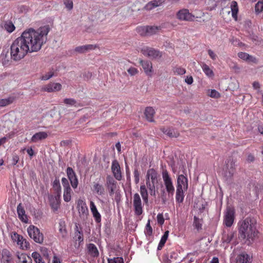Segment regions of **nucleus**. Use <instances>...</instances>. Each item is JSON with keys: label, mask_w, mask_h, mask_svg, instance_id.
Instances as JSON below:
<instances>
[{"label": "nucleus", "mask_w": 263, "mask_h": 263, "mask_svg": "<svg viewBox=\"0 0 263 263\" xmlns=\"http://www.w3.org/2000/svg\"><path fill=\"white\" fill-rule=\"evenodd\" d=\"M49 31V28L47 26L41 27L37 30L30 28L25 30L10 46L11 60L18 62L24 59L28 53L39 51L46 43Z\"/></svg>", "instance_id": "nucleus-1"}, {"label": "nucleus", "mask_w": 263, "mask_h": 263, "mask_svg": "<svg viewBox=\"0 0 263 263\" xmlns=\"http://www.w3.org/2000/svg\"><path fill=\"white\" fill-rule=\"evenodd\" d=\"M239 234L241 238L246 239L249 243L253 241L257 235L255 220L248 217L240 222Z\"/></svg>", "instance_id": "nucleus-2"}, {"label": "nucleus", "mask_w": 263, "mask_h": 263, "mask_svg": "<svg viewBox=\"0 0 263 263\" xmlns=\"http://www.w3.org/2000/svg\"><path fill=\"white\" fill-rule=\"evenodd\" d=\"M158 174L153 168L147 170L146 175V184L151 196L156 195V185L158 183Z\"/></svg>", "instance_id": "nucleus-3"}, {"label": "nucleus", "mask_w": 263, "mask_h": 263, "mask_svg": "<svg viewBox=\"0 0 263 263\" xmlns=\"http://www.w3.org/2000/svg\"><path fill=\"white\" fill-rule=\"evenodd\" d=\"M10 237L12 241L16 243L21 249L25 250L29 248V243L22 235L16 232H12L10 233Z\"/></svg>", "instance_id": "nucleus-4"}, {"label": "nucleus", "mask_w": 263, "mask_h": 263, "mask_svg": "<svg viewBox=\"0 0 263 263\" xmlns=\"http://www.w3.org/2000/svg\"><path fill=\"white\" fill-rule=\"evenodd\" d=\"M27 232L29 237L35 242L42 243L44 241L43 234L40 232V230L33 225H30L27 228Z\"/></svg>", "instance_id": "nucleus-5"}, {"label": "nucleus", "mask_w": 263, "mask_h": 263, "mask_svg": "<svg viewBox=\"0 0 263 263\" xmlns=\"http://www.w3.org/2000/svg\"><path fill=\"white\" fill-rule=\"evenodd\" d=\"M162 176L166 192L168 195L173 196L175 192V187L172 179L166 170H163Z\"/></svg>", "instance_id": "nucleus-6"}, {"label": "nucleus", "mask_w": 263, "mask_h": 263, "mask_svg": "<svg viewBox=\"0 0 263 263\" xmlns=\"http://www.w3.org/2000/svg\"><path fill=\"white\" fill-rule=\"evenodd\" d=\"M235 219V210L233 208L228 206L224 212L223 224L227 227L233 224Z\"/></svg>", "instance_id": "nucleus-7"}, {"label": "nucleus", "mask_w": 263, "mask_h": 263, "mask_svg": "<svg viewBox=\"0 0 263 263\" xmlns=\"http://www.w3.org/2000/svg\"><path fill=\"white\" fill-rule=\"evenodd\" d=\"M133 204L135 215H141L143 213V205L141 197L138 193H135L133 195Z\"/></svg>", "instance_id": "nucleus-8"}, {"label": "nucleus", "mask_w": 263, "mask_h": 263, "mask_svg": "<svg viewBox=\"0 0 263 263\" xmlns=\"http://www.w3.org/2000/svg\"><path fill=\"white\" fill-rule=\"evenodd\" d=\"M141 52L145 56L150 59H159L161 57V53L158 50L148 47H143L141 49Z\"/></svg>", "instance_id": "nucleus-9"}, {"label": "nucleus", "mask_w": 263, "mask_h": 263, "mask_svg": "<svg viewBox=\"0 0 263 263\" xmlns=\"http://www.w3.org/2000/svg\"><path fill=\"white\" fill-rule=\"evenodd\" d=\"M177 17L181 21H192L194 19V16L186 9L179 10L177 13Z\"/></svg>", "instance_id": "nucleus-10"}, {"label": "nucleus", "mask_w": 263, "mask_h": 263, "mask_svg": "<svg viewBox=\"0 0 263 263\" xmlns=\"http://www.w3.org/2000/svg\"><path fill=\"white\" fill-rule=\"evenodd\" d=\"M188 189V180L187 178L183 175H180L178 176L177 179V190L187 191Z\"/></svg>", "instance_id": "nucleus-11"}, {"label": "nucleus", "mask_w": 263, "mask_h": 263, "mask_svg": "<svg viewBox=\"0 0 263 263\" xmlns=\"http://www.w3.org/2000/svg\"><path fill=\"white\" fill-rule=\"evenodd\" d=\"M66 173L72 187L73 189L77 188L78 185V180L72 168L68 167L67 168Z\"/></svg>", "instance_id": "nucleus-12"}, {"label": "nucleus", "mask_w": 263, "mask_h": 263, "mask_svg": "<svg viewBox=\"0 0 263 263\" xmlns=\"http://www.w3.org/2000/svg\"><path fill=\"white\" fill-rule=\"evenodd\" d=\"M61 194H57L56 196H50L49 201L51 209L54 211H57L60 205Z\"/></svg>", "instance_id": "nucleus-13"}, {"label": "nucleus", "mask_w": 263, "mask_h": 263, "mask_svg": "<svg viewBox=\"0 0 263 263\" xmlns=\"http://www.w3.org/2000/svg\"><path fill=\"white\" fill-rule=\"evenodd\" d=\"M78 210L81 218H85L87 217L88 210L86 203L82 200L78 201Z\"/></svg>", "instance_id": "nucleus-14"}, {"label": "nucleus", "mask_w": 263, "mask_h": 263, "mask_svg": "<svg viewBox=\"0 0 263 263\" xmlns=\"http://www.w3.org/2000/svg\"><path fill=\"white\" fill-rule=\"evenodd\" d=\"M111 171L115 178L118 180H121L122 179V174L120 170V166L117 160H114L111 164Z\"/></svg>", "instance_id": "nucleus-15"}, {"label": "nucleus", "mask_w": 263, "mask_h": 263, "mask_svg": "<svg viewBox=\"0 0 263 263\" xmlns=\"http://www.w3.org/2000/svg\"><path fill=\"white\" fill-rule=\"evenodd\" d=\"M62 89V85L59 83H50L43 87V90L48 92L60 91Z\"/></svg>", "instance_id": "nucleus-16"}, {"label": "nucleus", "mask_w": 263, "mask_h": 263, "mask_svg": "<svg viewBox=\"0 0 263 263\" xmlns=\"http://www.w3.org/2000/svg\"><path fill=\"white\" fill-rule=\"evenodd\" d=\"M252 257L246 253L238 255L236 258V263H251Z\"/></svg>", "instance_id": "nucleus-17"}, {"label": "nucleus", "mask_w": 263, "mask_h": 263, "mask_svg": "<svg viewBox=\"0 0 263 263\" xmlns=\"http://www.w3.org/2000/svg\"><path fill=\"white\" fill-rule=\"evenodd\" d=\"M140 64L142 66L147 76H151L153 72L152 63L148 61L140 60Z\"/></svg>", "instance_id": "nucleus-18"}, {"label": "nucleus", "mask_w": 263, "mask_h": 263, "mask_svg": "<svg viewBox=\"0 0 263 263\" xmlns=\"http://www.w3.org/2000/svg\"><path fill=\"white\" fill-rule=\"evenodd\" d=\"M91 190L95 193L100 196H102L105 194L104 187L98 182H93Z\"/></svg>", "instance_id": "nucleus-19"}, {"label": "nucleus", "mask_w": 263, "mask_h": 263, "mask_svg": "<svg viewBox=\"0 0 263 263\" xmlns=\"http://www.w3.org/2000/svg\"><path fill=\"white\" fill-rule=\"evenodd\" d=\"M117 182L115 180L111 177L108 176L107 177L106 185L109 190V193L110 195H112L117 187Z\"/></svg>", "instance_id": "nucleus-20"}, {"label": "nucleus", "mask_w": 263, "mask_h": 263, "mask_svg": "<svg viewBox=\"0 0 263 263\" xmlns=\"http://www.w3.org/2000/svg\"><path fill=\"white\" fill-rule=\"evenodd\" d=\"M17 213L19 219L24 223L28 222V218L25 214V211L21 203H20L17 206Z\"/></svg>", "instance_id": "nucleus-21"}, {"label": "nucleus", "mask_w": 263, "mask_h": 263, "mask_svg": "<svg viewBox=\"0 0 263 263\" xmlns=\"http://www.w3.org/2000/svg\"><path fill=\"white\" fill-rule=\"evenodd\" d=\"M235 235V232L231 231H224L222 236V241L223 243H230Z\"/></svg>", "instance_id": "nucleus-22"}, {"label": "nucleus", "mask_w": 263, "mask_h": 263, "mask_svg": "<svg viewBox=\"0 0 263 263\" xmlns=\"http://www.w3.org/2000/svg\"><path fill=\"white\" fill-rule=\"evenodd\" d=\"M12 257L10 251L7 249H3L2 251V258L0 263H11Z\"/></svg>", "instance_id": "nucleus-23"}, {"label": "nucleus", "mask_w": 263, "mask_h": 263, "mask_svg": "<svg viewBox=\"0 0 263 263\" xmlns=\"http://www.w3.org/2000/svg\"><path fill=\"white\" fill-rule=\"evenodd\" d=\"M97 46L95 45H86L81 46L77 47L75 48V51L79 53H85L88 51L92 50L95 49Z\"/></svg>", "instance_id": "nucleus-24"}, {"label": "nucleus", "mask_w": 263, "mask_h": 263, "mask_svg": "<svg viewBox=\"0 0 263 263\" xmlns=\"http://www.w3.org/2000/svg\"><path fill=\"white\" fill-rule=\"evenodd\" d=\"M90 209L96 221L97 222H100L101 221V215L98 211L95 203L92 201L90 202Z\"/></svg>", "instance_id": "nucleus-25"}, {"label": "nucleus", "mask_w": 263, "mask_h": 263, "mask_svg": "<svg viewBox=\"0 0 263 263\" xmlns=\"http://www.w3.org/2000/svg\"><path fill=\"white\" fill-rule=\"evenodd\" d=\"M47 137V134L45 132H40L33 135L31 139L32 142H37L40 140L46 139Z\"/></svg>", "instance_id": "nucleus-26"}, {"label": "nucleus", "mask_w": 263, "mask_h": 263, "mask_svg": "<svg viewBox=\"0 0 263 263\" xmlns=\"http://www.w3.org/2000/svg\"><path fill=\"white\" fill-rule=\"evenodd\" d=\"M18 263H32L31 258L25 253H19L17 254Z\"/></svg>", "instance_id": "nucleus-27"}, {"label": "nucleus", "mask_w": 263, "mask_h": 263, "mask_svg": "<svg viewBox=\"0 0 263 263\" xmlns=\"http://www.w3.org/2000/svg\"><path fill=\"white\" fill-rule=\"evenodd\" d=\"M238 56L240 59L248 62H251L255 63L256 61V59L254 57L249 55L248 53L246 52H239L238 53Z\"/></svg>", "instance_id": "nucleus-28"}, {"label": "nucleus", "mask_w": 263, "mask_h": 263, "mask_svg": "<svg viewBox=\"0 0 263 263\" xmlns=\"http://www.w3.org/2000/svg\"><path fill=\"white\" fill-rule=\"evenodd\" d=\"M155 113L154 109L152 107H147L145 108L144 114L146 119L149 122L154 121V116Z\"/></svg>", "instance_id": "nucleus-29"}, {"label": "nucleus", "mask_w": 263, "mask_h": 263, "mask_svg": "<svg viewBox=\"0 0 263 263\" xmlns=\"http://www.w3.org/2000/svg\"><path fill=\"white\" fill-rule=\"evenodd\" d=\"M231 10L232 12V16L235 20H237V14L238 12V6L237 3L236 1H232L231 3Z\"/></svg>", "instance_id": "nucleus-30"}, {"label": "nucleus", "mask_w": 263, "mask_h": 263, "mask_svg": "<svg viewBox=\"0 0 263 263\" xmlns=\"http://www.w3.org/2000/svg\"><path fill=\"white\" fill-rule=\"evenodd\" d=\"M170 261L172 263H180L182 261V258L179 255L177 252H172L170 255Z\"/></svg>", "instance_id": "nucleus-31"}, {"label": "nucleus", "mask_w": 263, "mask_h": 263, "mask_svg": "<svg viewBox=\"0 0 263 263\" xmlns=\"http://www.w3.org/2000/svg\"><path fill=\"white\" fill-rule=\"evenodd\" d=\"M161 130L170 137H177L179 135L178 132H176L174 129L171 128H162Z\"/></svg>", "instance_id": "nucleus-32"}, {"label": "nucleus", "mask_w": 263, "mask_h": 263, "mask_svg": "<svg viewBox=\"0 0 263 263\" xmlns=\"http://www.w3.org/2000/svg\"><path fill=\"white\" fill-rule=\"evenodd\" d=\"M140 193L143 200V201L147 204L148 202V195L147 190L145 185H142L140 187Z\"/></svg>", "instance_id": "nucleus-33"}, {"label": "nucleus", "mask_w": 263, "mask_h": 263, "mask_svg": "<svg viewBox=\"0 0 263 263\" xmlns=\"http://www.w3.org/2000/svg\"><path fill=\"white\" fill-rule=\"evenodd\" d=\"M161 2L160 0H154L148 3L145 6V9L146 10H151L161 4Z\"/></svg>", "instance_id": "nucleus-34"}, {"label": "nucleus", "mask_w": 263, "mask_h": 263, "mask_svg": "<svg viewBox=\"0 0 263 263\" xmlns=\"http://www.w3.org/2000/svg\"><path fill=\"white\" fill-rule=\"evenodd\" d=\"M59 232L62 237L65 238L66 237L67 231L66 228V224L64 220H60L59 222Z\"/></svg>", "instance_id": "nucleus-35"}, {"label": "nucleus", "mask_w": 263, "mask_h": 263, "mask_svg": "<svg viewBox=\"0 0 263 263\" xmlns=\"http://www.w3.org/2000/svg\"><path fill=\"white\" fill-rule=\"evenodd\" d=\"M201 68L207 77L209 78H212L214 77V74L213 71L208 65L205 63H203L201 65Z\"/></svg>", "instance_id": "nucleus-36"}, {"label": "nucleus", "mask_w": 263, "mask_h": 263, "mask_svg": "<svg viewBox=\"0 0 263 263\" xmlns=\"http://www.w3.org/2000/svg\"><path fill=\"white\" fill-rule=\"evenodd\" d=\"M186 191L177 190L176 192V201L177 203H181L183 201L184 198V193Z\"/></svg>", "instance_id": "nucleus-37"}, {"label": "nucleus", "mask_w": 263, "mask_h": 263, "mask_svg": "<svg viewBox=\"0 0 263 263\" xmlns=\"http://www.w3.org/2000/svg\"><path fill=\"white\" fill-rule=\"evenodd\" d=\"M89 253L92 256H97L99 252L96 246L93 243H89L87 246Z\"/></svg>", "instance_id": "nucleus-38"}, {"label": "nucleus", "mask_w": 263, "mask_h": 263, "mask_svg": "<svg viewBox=\"0 0 263 263\" xmlns=\"http://www.w3.org/2000/svg\"><path fill=\"white\" fill-rule=\"evenodd\" d=\"M147 35H152L158 32L161 30L160 26H147Z\"/></svg>", "instance_id": "nucleus-39"}, {"label": "nucleus", "mask_w": 263, "mask_h": 263, "mask_svg": "<svg viewBox=\"0 0 263 263\" xmlns=\"http://www.w3.org/2000/svg\"><path fill=\"white\" fill-rule=\"evenodd\" d=\"M3 28L8 33L12 32L15 29V26L11 21L5 22L4 24Z\"/></svg>", "instance_id": "nucleus-40"}, {"label": "nucleus", "mask_w": 263, "mask_h": 263, "mask_svg": "<svg viewBox=\"0 0 263 263\" xmlns=\"http://www.w3.org/2000/svg\"><path fill=\"white\" fill-rule=\"evenodd\" d=\"M168 231H167L165 232L164 234L163 235V236L161 237V240L159 243L157 249L158 250H160L162 249L163 247L164 246V244L165 243L166 240L168 238Z\"/></svg>", "instance_id": "nucleus-41"}, {"label": "nucleus", "mask_w": 263, "mask_h": 263, "mask_svg": "<svg viewBox=\"0 0 263 263\" xmlns=\"http://www.w3.org/2000/svg\"><path fill=\"white\" fill-rule=\"evenodd\" d=\"M13 97H10L8 98L0 99V106L4 107L11 104L14 100Z\"/></svg>", "instance_id": "nucleus-42"}, {"label": "nucleus", "mask_w": 263, "mask_h": 263, "mask_svg": "<svg viewBox=\"0 0 263 263\" xmlns=\"http://www.w3.org/2000/svg\"><path fill=\"white\" fill-rule=\"evenodd\" d=\"M75 234H74V239L76 241H79V242H82L83 240V234L81 233L80 231L79 230L78 226L77 224H76L75 228Z\"/></svg>", "instance_id": "nucleus-43"}, {"label": "nucleus", "mask_w": 263, "mask_h": 263, "mask_svg": "<svg viewBox=\"0 0 263 263\" xmlns=\"http://www.w3.org/2000/svg\"><path fill=\"white\" fill-rule=\"evenodd\" d=\"M71 188L64 189L63 198L65 202H69L71 200Z\"/></svg>", "instance_id": "nucleus-44"}, {"label": "nucleus", "mask_w": 263, "mask_h": 263, "mask_svg": "<svg viewBox=\"0 0 263 263\" xmlns=\"http://www.w3.org/2000/svg\"><path fill=\"white\" fill-rule=\"evenodd\" d=\"M202 219L198 218L196 216L194 217L193 225L197 230L201 229L202 227Z\"/></svg>", "instance_id": "nucleus-45"}, {"label": "nucleus", "mask_w": 263, "mask_h": 263, "mask_svg": "<svg viewBox=\"0 0 263 263\" xmlns=\"http://www.w3.org/2000/svg\"><path fill=\"white\" fill-rule=\"evenodd\" d=\"M53 187L54 190L57 192V194H61V187L60 183V181L58 179H55L53 182Z\"/></svg>", "instance_id": "nucleus-46"}, {"label": "nucleus", "mask_w": 263, "mask_h": 263, "mask_svg": "<svg viewBox=\"0 0 263 263\" xmlns=\"http://www.w3.org/2000/svg\"><path fill=\"white\" fill-rule=\"evenodd\" d=\"M31 256L33 258L35 263H45L44 261H43L42 257L39 253L34 252L32 253Z\"/></svg>", "instance_id": "nucleus-47"}, {"label": "nucleus", "mask_w": 263, "mask_h": 263, "mask_svg": "<svg viewBox=\"0 0 263 263\" xmlns=\"http://www.w3.org/2000/svg\"><path fill=\"white\" fill-rule=\"evenodd\" d=\"M137 32L142 36L147 35V29L146 26L138 27L136 29Z\"/></svg>", "instance_id": "nucleus-48"}, {"label": "nucleus", "mask_w": 263, "mask_h": 263, "mask_svg": "<svg viewBox=\"0 0 263 263\" xmlns=\"http://www.w3.org/2000/svg\"><path fill=\"white\" fill-rule=\"evenodd\" d=\"M255 11L256 13H259L263 11V2L258 1L255 5Z\"/></svg>", "instance_id": "nucleus-49"}, {"label": "nucleus", "mask_w": 263, "mask_h": 263, "mask_svg": "<svg viewBox=\"0 0 263 263\" xmlns=\"http://www.w3.org/2000/svg\"><path fill=\"white\" fill-rule=\"evenodd\" d=\"M144 232L146 236H151L152 234L153 230L150 224V220L147 221Z\"/></svg>", "instance_id": "nucleus-50"}, {"label": "nucleus", "mask_w": 263, "mask_h": 263, "mask_svg": "<svg viewBox=\"0 0 263 263\" xmlns=\"http://www.w3.org/2000/svg\"><path fill=\"white\" fill-rule=\"evenodd\" d=\"M174 72L178 75H183L185 73L186 70L181 67H176L174 69Z\"/></svg>", "instance_id": "nucleus-51"}, {"label": "nucleus", "mask_w": 263, "mask_h": 263, "mask_svg": "<svg viewBox=\"0 0 263 263\" xmlns=\"http://www.w3.org/2000/svg\"><path fill=\"white\" fill-rule=\"evenodd\" d=\"M108 263H124L122 257H114L112 259H108Z\"/></svg>", "instance_id": "nucleus-52"}, {"label": "nucleus", "mask_w": 263, "mask_h": 263, "mask_svg": "<svg viewBox=\"0 0 263 263\" xmlns=\"http://www.w3.org/2000/svg\"><path fill=\"white\" fill-rule=\"evenodd\" d=\"M64 103L69 105H76V101L74 99L71 98H66L64 100Z\"/></svg>", "instance_id": "nucleus-53"}, {"label": "nucleus", "mask_w": 263, "mask_h": 263, "mask_svg": "<svg viewBox=\"0 0 263 263\" xmlns=\"http://www.w3.org/2000/svg\"><path fill=\"white\" fill-rule=\"evenodd\" d=\"M210 97L213 98H218L220 97V93L215 89H211L209 94Z\"/></svg>", "instance_id": "nucleus-54"}, {"label": "nucleus", "mask_w": 263, "mask_h": 263, "mask_svg": "<svg viewBox=\"0 0 263 263\" xmlns=\"http://www.w3.org/2000/svg\"><path fill=\"white\" fill-rule=\"evenodd\" d=\"M127 72L132 76H135L138 73V70L133 67L129 68L127 70Z\"/></svg>", "instance_id": "nucleus-55"}, {"label": "nucleus", "mask_w": 263, "mask_h": 263, "mask_svg": "<svg viewBox=\"0 0 263 263\" xmlns=\"http://www.w3.org/2000/svg\"><path fill=\"white\" fill-rule=\"evenodd\" d=\"M53 76V73L52 71H50L46 74L43 75L41 78L42 80H48Z\"/></svg>", "instance_id": "nucleus-56"}, {"label": "nucleus", "mask_w": 263, "mask_h": 263, "mask_svg": "<svg viewBox=\"0 0 263 263\" xmlns=\"http://www.w3.org/2000/svg\"><path fill=\"white\" fill-rule=\"evenodd\" d=\"M64 5L66 8L69 10H71L73 8V2L71 0H66L65 1Z\"/></svg>", "instance_id": "nucleus-57"}, {"label": "nucleus", "mask_w": 263, "mask_h": 263, "mask_svg": "<svg viewBox=\"0 0 263 263\" xmlns=\"http://www.w3.org/2000/svg\"><path fill=\"white\" fill-rule=\"evenodd\" d=\"M208 53L210 57L211 58V59H212L213 60H216V59L217 58V54L213 50H212L211 49L208 50Z\"/></svg>", "instance_id": "nucleus-58"}, {"label": "nucleus", "mask_w": 263, "mask_h": 263, "mask_svg": "<svg viewBox=\"0 0 263 263\" xmlns=\"http://www.w3.org/2000/svg\"><path fill=\"white\" fill-rule=\"evenodd\" d=\"M62 183L64 189L70 188L68 180L66 178H62Z\"/></svg>", "instance_id": "nucleus-59"}, {"label": "nucleus", "mask_w": 263, "mask_h": 263, "mask_svg": "<svg viewBox=\"0 0 263 263\" xmlns=\"http://www.w3.org/2000/svg\"><path fill=\"white\" fill-rule=\"evenodd\" d=\"M157 222L160 225H162L164 222V219L162 214L159 213L157 216Z\"/></svg>", "instance_id": "nucleus-60"}, {"label": "nucleus", "mask_w": 263, "mask_h": 263, "mask_svg": "<svg viewBox=\"0 0 263 263\" xmlns=\"http://www.w3.org/2000/svg\"><path fill=\"white\" fill-rule=\"evenodd\" d=\"M252 85L254 89L256 90L257 93H258L260 92V86L258 82H254L252 84Z\"/></svg>", "instance_id": "nucleus-61"}, {"label": "nucleus", "mask_w": 263, "mask_h": 263, "mask_svg": "<svg viewBox=\"0 0 263 263\" xmlns=\"http://www.w3.org/2000/svg\"><path fill=\"white\" fill-rule=\"evenodd\" d=\"M135 181L136 183H138L139 181V173L138 170H136L134 172Z\"/></svg>", "instance_id": "nucleus-62"}, {"label": "nucleus", "mask_w": 263, "mask_h": 263, "mask_svg": "<svg viewBox=\"0 0 263 263\" xmlns=\"http://www.w3.org/2000/svg\"><path fill=\"white\" fill-rule=\"evenodd\" d=\"M185 82L189 85H191L193 82V78L191 76H187L185 79Z\"/></svg>", "instance_id": "nucleus-63"}, {"label": "nucleus", "mask_w": 263, "mask_h": 263, "mask_svg": "<svg viewBox=\"0 0 263 263\" xmlns=\"http://www.w3.org/2000/svg\"><path fill=\"white\" fill-rule=\"evenodd\" d=\"M19 160V157L17 155H14L12 157V164L14 165H16Z\"/></svg>", "instance_id": "nucleus-64"}]
</instances>
